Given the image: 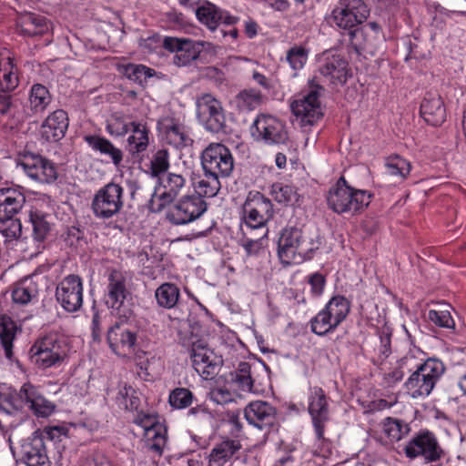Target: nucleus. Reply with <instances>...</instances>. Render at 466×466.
I'll return each mask as SVG.
<instances>
[{"label": "nucleus", "mask_w": 466, "mask_h": 466, "mask_svg": "<svg viewBox=\"0 0 466 466\" xmlns=\"http://www.w3.org/2000/svg\"><path fill=\"white\" fill-rule=\"evenodd\" d=\"M16 167H20L31 179L40 183H52L57 178L54 162L30 151H24L16 157Z\"/></svg>", "instance_id": "13"}, {"label": "nucleus", "mask_w": 466, "mask_h": 466, "mask_svg": "<svg viewBox=\"0 0 466 466\" xmlns=\"http://www.w3.org/2000/svg\"><path fill=\"white\" fill-rule=\"evenodd\" d=\"M118 71L127 78L140 86H143L147 80L152 77L156 73L153 68L147 67V66L132 63L119 65Z\"/></svg>", "instance_id": "44"}, {"label": "nucleus", "mask_w": 466, "mask_h": 466, "mask_svg": "<svg viewBox=\"0 0 466 466\" xmlns=\"http://www.w3.org/2000/svg\"><path fill=\"white\" fill-rule=\"evenodd\" d=\"M187 187L186 177L179 173L167 172L159 178L155 192L149 202V208L153 212H160L174 202L177 196Z\"/></svg>", "instance_id": "11"}, {"label": "nucleus", "mask_w": 466, "mask_h": 466, "mask_svg": "<svg viewBox=\"0 0 466 466\" xmlns=\"http://www.w3.org/2000/svg\"><path fill=\"white\" fill-rule=\"evenodd\" d=\"M370 11L362 0H339V5L333 9L332 23L349 36L351 46L359 51L363 48L364 28L360 27L368 17Z\"/></svg>", "instance_id": "2"}, {"label": "nucleus", "mask_w": 466, "mask_h": 466, "mask_svg": "<svg viewBox=\"0 0 466 466\" xmlns=\"http://www.w3.org/2000/svg\"><path fill=\"white\" fill-rule=\"evenodd\" d=\"M145 435L147 447L161 455L167 443L166 429L160 424V429H150Z\"/></svg>", "instance_id": "54"}, {"label": "nucleus", "mask_w": 466, "mask_h": 466, "mask_svg": "<svg viewBox=\"0 0 466 466\" xmlns=\"http://www.w3.org/2000/svg\"><path fill=\"white\" fill-rule=\"evenodd\" d=\"M137 121L129 114L122 111L113 112L106 122V131L114 137H125Z\"/></svg>", "instance_id": "35"}, {"label": "nucleus", "mask_w": 466, "mask_h": 466, "mask_svg": "<svg viewBox=\"0 0 466 466\" xmlns=\"http://www.w3.org/2000/svg\"><path fill=\"white\" fill-rule=\"evenodd\" d=\"M250 131L256 141L268 146L284 145L289 139L285 124L271 115H258L254 120Z\"/></svg>", "instance_id": "15"}, {"label": "nucleus", "mask_w": 466, "mask_h": 466, "mask_svg": "<svg viewBox=\"0 0 466 466\" xmlns=\"http://www.w3.org/2000/svg\"><path fill=\"white\" fill-rule=\"evenodd\" d=\"M308 411L317 441L322 446H329V441L325 438V428L330 419L329 398L319 386L310 387L308 392Z\"/></svg>", "instance_id": "9"}, {"label": "nucleus", "mask_w": 466, "mask_h": 466, "mask_svg": "<svg viewBox=\"0 0 466 466\" xmlns=\"http://www.w3.org/2000/svg\"><path fill=\"white\" fill-rule=\"evenodd\" d=\"M321 89L318 86L291 103V112L300 118L302 124L313 125L322 116L319 102Z\"/></svg>", "instance_id": "20"}, {"label": "nucleus", "mask_w": 466, "mask_h": 466, "mask_svg": "<svg viewBox=\"0 0 466 466\" xmlns=\"http://www.w3.org/2000/svg\"><path fill=\"white\" fill-rule=\"evenodd\" d=\"M333 321L330 315L324 309H321L310 319L309 324L312 333L319 337H324L333 333L338 329L339 324Z\"/></svg>", "instance_id": "43"}, {"label": "nucleus", "mask_w": 466, "mask_h": 466, "mask_svg": "<svg viewBox=\"0 0 466 466\" xmlns=\"http://www.w3.org/2000/svg\"><path fill=\"white\" fill-rule=\"evenodd\" d=\"M164 134L166 142L177 149L191 147L193 144L188 130L178 122L171 121L170 124H167Z\"/></svg>", "instance_id": "36"}, {"label": "nucleus", "mask_w": 466, "mask_h": 466, "mask_svg": "<svg viewBox=\"0 0 466 466\" xmlns=\"http://www.w3.org/2000/svg\"><path fill=\"white\" fill-rule=\"evenodd\" d=\"M320 244L318 238H312L301 228L286 227L278 240V256L283 264H300L312 259Z\"/></svg>", "instance_id": "1"}, {"label": "nucleus", "mask_w": 466, "mask_h": 466, "mask_svg": "<svg viewBox=\"0 0 466 466\" xmlns=\"http://www.w3.org/2000/svg\"><path fill=\"white\" fill-rule=\"evenodd\" d=\"M270 193L279 203L289 204L298 200V194L295 187L282 182L274 183Z\"/></svg>", "instance_id": "52"}, {"label": "nucleus", "mask_w": 466, "mask_h": 466, "mask_svg": "<svg viewBox=\"0 0 466 466\" xmlns=\"http://www.w3.org/2000/svg\"><path fill=\"white\" fill-rule=\"evenodd\" d=\"M19 68L14 58L7 56L0 59V92L7 94L19 85Z\"/></svg>", "instance_id": "32"}, {"label": "nucleus", "mask_w": 466, "mask_h": 466, "mask_svg": "<svg viewBox=\"0 0 466 466\" xmlns=\"http://www.w3.org/2000/svg\"><path fill=\"white\" fill-rule=\"evenodd\" d=\"M287 62L294 71L304 67L308 60V51L301 46H294L287 52Z\"/></svg>", "instance_id": "56"}, {"label": "nucleus", "mask_w": 466, "mask_h": 466, "mask_svg": "<svg viewBox=\"0 0 466 466\" xmlns=\"http://www.w3.org/2000/svg\"><path fill=\"white\" fill-rule=\"evenodd\" d=\"M382 427L383 432L391 441H400L410 431V426L409 423L392 417L385 418L382 422Z\"/></svg>", "instance_id": "45"}, {"label": "nucleus", "mask_w": 466, "mask_h": 466, "mask_svg": "<svg viewBox=\"0 0 466 466\" xmlns=\"http://www.w3.org/2000/svg\"><path fill=\"white\" fill-rule=\"evenodd\" d=\"M234 381L238 389L244 392L256 393L259 391V390L255 387V380L251 376V366L246 361L238 364Z\"/></svg>", "instance_id": "48"}, {"label": "nucleus", "mask_w": 466, "mask_h": 466, "mask_svg": "<svg viewBox=\"0 0 466 466\" xmlns=\"http://www.w3.org/2000/svg\"><path fill=\"white\" fill-rule=\"evenodd\" d=\"M385 167L390 175L399 177L402 180L406 179L411 171L410 162L399 155L388 157Z\"/></svg>", "instance_id": "50"}, {"label": "nucleus", "mask_w": 466, "mask_h": 466, "mask_svg": "<svg viewBox=\"0 0 466 466\" xmlns=\"http://www.w3.org/2000/svg\"><path fill=\"white\" fill-rule=\"evenodd\" d=\"M417 354L420 355L422 351L419 349L410 350L397 361V364L404 370V373H412L414 370H418V368L423 364L424 361H422V359H420Z\"/></svg>", "instance_id": "57"}, {"label": "nucleus", "mask_w": 466, "mask_h": 466, "mask_svg": "<svg viewBox=\"0 0 466 466\" xmlns=\"http://www.w3.org/2000/svg\"><path fill=\"white\" fill-rule=\"evenodd\" d=\"M155 299L160 308L175 309L180 299V289L174 283L165 282L155 290Z\"/></svg>", "instance_id": "40"}, {"label": "nucleus", "mask_w": 466, "mask_h": 466, "mask_svg": "<svg viewBox=\"0 0 466 466\" xmlns=\"http://www.w3.org/2000/svg\"><path fill=\"white\" fill-rule=\"evenodd\" d=\"M428 318L431 322L440 328L450 329L454 326V320L448 310L430 309Z\"/></svg>", "instance_id": "59"}, {"label": "nucleus", "mask_w": 466, "mask_h": 466, "mask_svg": "<svg viewBox=\"0 0 466 466\" xmlns=\"http://www.w3.org/2000/svg\"><path fill=\"white\" fill-rule=\"evenodd\" d=\"M165 49L174 52L173 62L177 66H185L198 58L203 45L190 39H179L167 36L164 38Z\"/></svg>", "instance_id": "23"}, {"label": "nucleus", "mask_w": 466, "mask_h": 466, "mask_svg": "<svg viewBox=\"0 0 466 466\" xmlns=\"http://www.w3.org/2000/svg\"><path fill=\"white\" fill-rule=\"evenodd\" d=\"M373 198V194L350 187L344 177L329 189L327 197L328 207L338 214H357L364 210Z\"/></svg>", "instance_id": "4"}, {"label": "nucleus", "mask_w": 466, "mask_h": 466, "mask_svg": "<svg viewBox=\"0 0 466 466\" xmlns=\"http://www.w3.org/2000/svg\"><path fill=\"white\" fill-rule=\"evenodd\" d=\"M197 110L207 130L213 133L225 132L226 116L219 100L210 94H204L197 101Z\"/></svg>", "instance_id": "18"}, {"label": "nucleus", "mask_w": 466, "mask_h": 466, "mask_svg": "<svg viewBox=\"0 0 466 466\" xmlns=\"http://www.w3.org/2000/svg\"><path fill=\"white\" fill-rule=\"evenodd\" d=\"M1 222L5 224V227L2 230L5 238L10 239H16L20 238L22 234V224L20 219L12 218Z\"/></svg>", "instance_id": "62"}, {"label": "nucleus", "mask_w": 466, "mask_h": 466, "mask_svg": "<svg viewBox=\"0 0 466 466\" xmlns=\"http://www.w3.org/2000/svg\"><path fill=\"white\" fill-rule=\"evenodd\" d=\"M124 206V188L110 182L100 187L93 197L91 210L102 220L110 219L120 212Z\"/></svg>", "instance_id": "10"}, {"label": "nucleus", "mask_w": 466, "mask_h": 466, "mask_svg": "<svg viewBox=\"0 0 466 466\" xmlns=\"http://www.w3.org/2000/svg\"><path fill=\"white\" fill-rule=\"evenodd\" d=\"M53 101V96L47 86L35 83L28 93V108L33 115H43Z\"/></svg>", "instance_id": "34"}, {"label": "nucleus", "mask_w": 466, "mask_h": 466, "mask_svg": "<svg viewBox=\"0 0 466 466\" xmlns=\"http://www.w3.org/2000/svg\"><path fill=\"white\" fill-rule=\"evenodd\" d=\"M38 431V435L44 439V441H60L61 437L66 434L65 429L58 426L46 427L42 431Z\"/></svg>", "instance_id": "64"}, {"label": "nucleus", "mask_w": 466, "mask_h": 466, "mask_svg": "<svg viewBox=\"0 0 466 466\" xmlns=\"http://www.w3.org/2000/svg\"><path fill=\"white\" fill-rule=\"evenodd\" d=\"M16 395L21 403L26 406L36 417L46 418L56 410V405L30 382L23 384Z\"/></svg>", "instance_id": "22"}, {"label": "nucleus", "mask_w": 466, "mask_h": 466, "mask_svg": "<svg viewBox=\"0 0 466 466\" xmlns=\"http://www.w3.org/2000/svg\"><path fill=\"white\" fill-rule=\"evenodd\" d=\"M25 197L20 188H0V221L8 220L21 210Z\"/></svg>", "instance_id": "29"}, {"label": "nucleus", "mask_w": 466, "mask_h": 466, "mask_svg": "<svg viewBox=\"0 0 466 466\" xmlns=\"http://www.w3.org/2000/svg\"><path fill=\"white\" fill-rule=\"evenodd\" d=\"M201 165L204 172L226 178L233 172L235 160L228 147L211 143L201 154Z\"/></svg>", "instance_id": "14"}, {"label": "nucleus", "mask_w": 466, "mask_h": 466, "mask_svg": "<svg viewBox=\"0 0 466 466\" xmlns=\"http://www.w3.org/2000/svg\"><path fill=\"white\" fill-rule=\"evenodd\" d=\"M83 291L82 278L76 274H69L56 285V299L65 311L75 313L83 306Z\"/></svg>", "instance_id": "16"}, {"label": "nucleus", "mask_w": 466, "mask_h": 466, "mask_svg": "<svg viewBox=\"0 0 466 466\" xmlns=\"http://www.w3.org/2000/svg\"><path fill=\"white\" fill-rule=\"evenodd\" d=\"M403 451L407 458L414 460L420 457L425 463H435L434 466H442L441 461L446 456V451L435 433L427 429L414 434Z\"/></svg>", "instance_id": "8"}, {"label": "nucleus", "mask_w": 466, "mask_h": 466, "mask_svg": "<svg viewBox=\"0 0 466 466\" xmlns=\"http://www.w3.org/2000/svg\"><path fill=\"white\" fill-rule=\"evenodd\" d=\"M274 216L273 204L260 192H249L242 207L241 230L246 235L248 230H263L262 237H267L268 223Z\"/></svg>", "instance_id": "5"}, {"label": "nucleus", "mask_w": 466, "mask_h": 466, "mask_svg": "<svg viewBox=\"0 0 466 466\" xmlns=\"http://www.w3.org/2000/svg\"><path fill=\"white\" fill-rule=\"evenodd\" d=\"M15 25L20 35L35 37L46 34L50 30L51 24L40 14L25 12L17 16Z\"/></svg>", "instance_id": "26"}, {"label": "nucleus", "mask_w": 466, "mask_h": 466, "mask_svg": "<svg viewBox=\"0 0 466 466\" xmlns=\"http://www.w3.org/2000/svg\"><path fill=\"white\" fill-rule=\"evenodd\" d=\"M247 421L259 430H268L278 424L277 409L264 400L251 401L244 409Z\"/></svg>", "instance_id": "21"}, {"label": "nucleus", "mask_w": 466, "mask_h": 466, "mask_svg": "<svg viewBox=\"0 0 466 466\" xmlns=\"http://www.w3.org/2000/svg\"><path fill=\"white\" fill-rule=\"evenodd\" d=\"M106 339L112 351L119 357H128L135 352L137 334L122 322H116L109 329Z\"/></svg>", "instance_id": "24"}, {"label": "nucleus", "mask_w": 466, "mask_h": 466, "mask_svg": "<svg viewBox=\"0 0 466 466\" xmlns=\"http://www.w3.org/2000/svg\"><path fill=\"white\" fill-rule=\"evenodd\" d=\"M241 448L242 445L238 440L229 438L223 439L219 443H217L210 451V465L223 466L226 462L229 461Z\"/></svg>", "instance_id": "33"}, {"label": "nucleus", "mask_w": 466, "mask_h": 466, "mask_svg": "<svg viewBox=\"0 0 466 466\" xmlns=\"http://www.w3.org/2000/svg\"><path fill=\"white\" fill-rule=\"evenodd\" d=\"M294 449L284 445L276 451V459L271 466H292L295 458L292 455Z\"/></svg>", "instance_id": "61"}, {"label": "nucleus", "mask_w": 466, "mask_h": 466, "mask_svg": "<svg viewBox=\"0 0 466 466\" xmlns=\"http://www.w3.org/2000/svg\"><path fill=\"white\" fill-rule=\"evenodd\" d=\"M116 402L127 410H137L140 406L139 393L131 386L124 385L116 396Z\"/></svg>", "instance_id": "49"}, {"label": "nucleus", "mask_w": 466, "mask_h": 466, "mask_svg": "<svg viewBox=\"0 0 466 466\" xmlns=\"http://www.w3.org/2000/svg\"><path fill=\"white\" fill-rule=\"evenodd\" d=\"M308 283L310 286V295L313 298H319L323 295L326 287V278L319 272H314L308 277Z\"/></svg>", "instance_id": "60"}, {"label": "nucleus", "mask_w": 466, "mask_h": 466, "mask_svg": "<svg viewBox=\"0 0 466 466\" xmlns=\"http://www.w3.org/2000/svg\"><path fill=\"white\" fill-rule=\"evenodd\" d=\"M87 146L96 153L107 157L116 167L122 165L124 153L108 138L100 135H86L83 137Z\"/></svg>", "instance_id": "30"}, {"label": "nucleus", "mask_w": 466, "mask_h": 466, "mask_svg": "<svg viewBox=\"0 0 466 466\" xmlns=\"http://www.w3.org/2000/svg\"><path fill=\"white\" fill-rule=\"evenodd\" d=\"M82 466H114L112 461L103 452L94 451L83 461Z\"/></svg>", "instance_id": "63"}, {"label": "nucleus", "mask_w": 466, "mask_h": 466, "mask_svg": "<svg viewBox=\"0 0 466 466\" xmlns=\"http://www.w3.org/2000/svg\"><path fill=\"white\" fill-rule=\"evenodd\" d=\"M193 399L194 395L188 389L178 387L170 391L168 402L172 408L183 410L190 407Z\"/></svg>", "instance_id": "53"}, {"label": "nucleus", "mask_w": 466, "mask_h": 466, "mask_svg": "<svg viewBox=\"0 0 466 466\" xmlns=\"http://www.w3.org/2000/svg\"><path fill=\"white\" fill-rule=\"evenodd\" d=\"M182 345L188 348L192 366L199 376L212 380L218 374L223 359L203 339L191 334L188 339H183Z\"/></svg>", "instance_id": "6"}, {"label": "nucleus", "mask_w": 466, "mask_h": 466, "mask_svg": "<svg viewBox=\"0 0 466 466\" xmlns=\"http://www.w3.org/2000/svg\"><path fill=\"white\" fill-rule=\"evenodd\" d=\"M207 209L208 204L202 198L186 195L169 209L167 218L173 225H186L199 218Z\"/></svg>", "instance_id": "17"}, {"label": "nucleus", "mask_w": 466, "mask_h": 466, "mask_svg": "<svg viewBox=\"0 0 466 466\" xmlns=\"http://www.w3.org/2000/svg\"><path fill=\"white\" fill-rule=\"evenodd\" d=\"M68 351L66 338L57 332H49L34 342L29 350V359L39 370L57 369L65 363Z\"/></svg>", "instance_id": "3"}, {"label": "nucleus", "mask_w": 466, "mask_h": 466, "mask_svg": "<svg viewBox=\"0 0 466 466\" xmlns=\"http://www.w3.org/2000/svg\"><path fill=\"white\" fill-rule=\"evenodd\" d=\"M220 178L214 174L204 172L203 176L193 183L195 195L202 198L215 197L221 187Z\"/></svg>", "instance_id": "42"}, {"label": "nucleus", "mask_w": 466, "mask_h": 466, "mask_svg": "<svg viewBox=\"0 0 466 466\" xmlns=\"http://www.w3.org/2000/svg\"><path fill=\"white\" fill-rule=\"evenodd\" d=\"M420 113L425 122L433 127L441 126L446 119V109L440 95L428 92L420 107Z\"/></svg>", "instance_id": "27"}, {"label": "nucleus", "mask_w": 466, "mask_h": 466, "mask_svg": "<svg viewBox=\"0 0 466 466\" xmlns=\"http://www.w3.org/2000/svg\"><path fill=\"white\" fill-rule=\"evenodd\" d=\"M319 74L326 81L334 86L344 85L351 76L347 59L339 54L325 52L319 60Z\"/></svg>", "instance_id": "19"}, {"label": "nucleus", "mask_w": 466, "mask_h": 466, "mask_svg": "<svg viewBox=\"0 0 466 466\" xmlns=\"http://www.w3.org/2000/svg\"><path fill=\"white\" fill-rule=\"evenodd\" d=\"M18 327L15 321L7 315L0 317V343L5 350V356L12 360L14 357L13 346Z\"/></svg>", "instance_id": "37"}, {"label": "nucleus", "mask_w": 466, "mask_h": 466, "mask_svg": "<svg viewBox=\"0 0 466 466\" xmlns=\"http://www.w3.org/2000/svg\"><path fill=\"white\" fill-rule=\"evenodd\" d=\"M380 346L378 348L379 360L384 361L391 354L392 331L389 327H382L378 331Z\"/></svg>", "instance_id": "58"}, {"label": "nucleus", "mask_w": 466, "mask_h": 466, "mask_svg": "<svg viewBox=\"0 0 466 466\" xmlns=\"http://www.w3.org/2000/svg\"><path fill=\"white\" fill-rule=\"evenodd\" d=\"M220 8L216 5L206 2L196 10L198 20L205 25L210 31H215L219 25Z\"/></svg>", "instance_id": "46"}, {"label": "nucleus", "mask_w": 466, "mask_h": 466, "mask_svg": "<svg viewBox=\"0 0 466 466\" xmlns=\"http://www.w3.org/2000/svg\"><path fill=\"white\" fill-rule=\"evenodd\" d=\"M38 295L36 284L25 279L14 284L11 291L12 302L18 306L28 305Z\"/></svg>", "instance_id": "38"}, {"label": "nucleus", "mask_w": 466, "mask_h": 466, "mask_svg": "<svg viewBox=\"0 0 466 466\" xmlns=\"http://www.w3.org/2000/svg\"><path fill=\"white\" fill-rule=\"evenodd\" d=\"M22 461L26 466H51L44 439L35 431L21 444Z\"/></svg>", "instance_id": "25"}, {"label": "nucleus", "mask_w": 466, "mask_h": 466, "mask_svg": "<svg viewBox=\"0 0 466 466\" xmlns=\"http://www.w3.org/2000/svg\"><path fill=\"white\" fill-rule=\"evenodd\" d=\"M445 372V365L437 358H429L418 370H414L405 387L412 398L426 397Z\"/></svg>", "instance_id": "7"}, {"label": "nucleus", "mask_w": 466, "mask_h": 466, "mask_svg": "<svg viewBox=\"0 0 466 466\" xmlns=\"http://www.w3.org/2000/svg\"><path fill=\"white\" fill-rule=\"evenodd\" d=\"M350 307L351 303L345 296L336 294L328 300L323 309L333 319V322L339 326L349 316Z\"/></svg>", "instance_id": "39"}, {"label": "nucleus", "mask_w": 466, "mask_h": 466, "mask_svg": "<svg viewBox=\"0 0 466 466\" xmlns=\"http://www.w3.org/2000/svg\"><path fill=\"white\" fill-rule=\"evenodd\" d=\"M29 221L33 228V238L35 241L42 242L50 231V224L44 213L38 210H31Z\"/></svg>", "instance_id": "51"}, {"label": "nucleus", "mask_w": 466, "mask_h": 466, "mask_svg": "<svg viewBox=\"0 0 466 466\" xmlns=\"http://www.w3.org/2000/svg\"><path fill=\"white\" fill-rule=\"evenodd\" d=\"M263 96L255 88L244 89L236 96L238 108L242 112H250L258 108L262 103Z\"/></svg>", "instance_id": "47"}, {"label": "nucleus", "mask_w": 466, "mask_h": 466, "mask_svg": "<svg viewBox=\"0 0 466 466\" xmlns=\"http://www.w3.org/2000/svg\"><path fill=\"white\" fill-rule=\"evenodd\" d=\"M131 132L127 139V149L133 157H137L148 147L150 130L146 123L137 121Z\"/></svg>", "instance_id": "31"}, {"label": "nucleus", "mask_w": 466, "mask_h": 466, "mask_svg": "<svg viewBox=\"0 0 466 466\" xmlns=\"http://www.w3.org/2000/svg\"><path fill=\"white\" fill-rule=\"evenodd\" d=\"M68 125L67 113L63 109H56L43 122L41 126L42 136L47 141L57 142L65 137Z\"/></svg>", "instance_id": "28"}, {"label": "nucleus", "mask_w": 466, "mask_h": 466, "mask_svg": "<svg viewBox=\"0 0 466 466\" xmlns=\"http://www.w3.org/2000/svg\"><path fill=\"white\" fill-rule=\"evenodd\" d=\"M170 154L167 149L160 148L152 154L147 170L146 171L152 178H159L169 172Z\"/></svg>", "instance_id": "41"}, {"label": "nucleus", "mask_w": 466, "mask_h": 466, "mask_svg": "<svg viewBox=\"0 0 466 466\" xmlns=\"http://www.w3.org/2000/svg\"><path fill=\"white\" fill-rule=\"evenodd\" d=\"M107 286L105 294V303L111 309L112 313L123 321L131 315V309L127 299L131 293L127 286V279L118 270H112L108 275Z\"/></svg>", "instance_id": "12"}, {"label": "nucleus", "mask_w": 466, "mask_h": 466, "mask_svg": "<svg viewBox=\"0 0 466 466\" xmlns=\"http://www.w3.org/2000/svg\"><path fill=\"white\" fill-rule=\"evenodd\" d=\"M135 412L133 418V423L141 427L145 434L149 431L150 429H160V423L157 420V416L152 412H145L143 410H139L137 408V410H132Z\"/></svg>", "instance_id": "55"}]
</instances>
